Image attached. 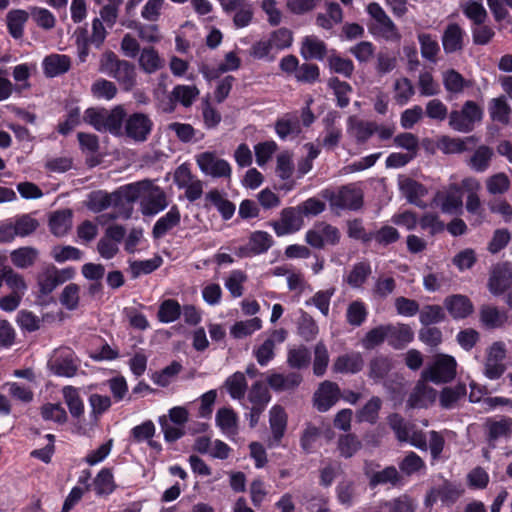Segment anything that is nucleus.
I'll return each instance as SVG.
<instances>
[{"instance_id": "nucleus-1", "label": "nucleus", "mask_w": 512, "mask_h": 512, "mask_svg": "<svg viewBox=\"0 0 512 512\" xmlns=\"http://www.w3.org/2000/svg\"><path fill=\"white\" fill-rule=\"evenodd\" d=\"M100 71L114 78L125 91L132 90L136 85L135 65L119 59L113 51H107L102 55Z\"/></svg>"}, {"instance_id": "nucleus-2", "label": "nucleus", "mask_w": 512, "mask_h": 512, "mask_svg": "<svg viewBox=\"0 0 512 512\" xmlns=\"http://www.w3.org/2000/svg\"><path fill=\"white\" fill-rule=\"evenodd\" d=\"M321 196L329 201L331 207L342 210L357 211L364 203L362 190L352 185H343L338 190L324 189Z\"/></svg>"}, {"instance_id": "nucleus-3", "label": "nucleus", "mask_w": 512, "mask_h": 512, "mask_svg": "<svg viewBox=\"0 0 512 512\" xmlns=\"http://www.w3.org/2000/svg\"><path fill=\"white\" fill-rule=\"evenodd\" d=\"M483 108L473 100L464 102L460 110H452L449 114L450 127L458 132L469 133L477 122L483 119Z\"/></svg>"}, {"instance_id": "nucleus-4", "label": "nucleus", "mask_w": 512, "mask_h": 512, "mask_svg": "<svg viewBox=\"0 0 512 512\" xmlns=\"http://www.w3.org/2000/svg\"><path fill=\"white\" fill-rule=\"evenodd\" d=\"M463 492L464 489L460 484L444 480L427 492L424 505L426 508H432L437 501H441L442 505L450 507L458 501Z\"/></svg>"}, {"instance_id": "nucleus-5", "label": "nucleus", "mask_w": 512, "mask_h": 512, "mask_svg": "<svg viewBox=\"0 0 512 512\" xmlns=\"http://www.w3.org/2000/svg\"><path fill=\"white\" fill-rule=\"evenodd\" d=\"M457 363L453 356L440 354L434 363L422 372V377L435 384L451 382L456 376Z\"/></svg>"}, {"instance_id": "nucleus-6", "label": "nucleus", "mask_w": 512, "mask_h": 512, "mask_svg": "<svg viewBox=\"0 0 512 512\" xmlns=\"http://www.w3.org/2000/svg\"><path fill=\"white\" fill-rule=\"evenodd\" d=\"M340 239V230L327 222H319L305 233L306 243L315 249H323L325 245L336 246Z\"/></svg>"}, {"instance_id": "nucleus-7", "label": "nucleus", "mask_w": 512, "mask_h": 512, "mask_svg": "<svg viewBox=\"0 0 512 512\" xmlns=\"http://www.w3.org/2000/svg\"><path fill=\"white\" fill-rule=\"evenodd\" d=\"M367 12L376 22L372 27H370V30L374 35L381 36L386 40L400 39L401 35L398 32L397 26L378 3H370L367 6Z\"/></svg>"}, {"instance_id": "nucleus-8", "label": "nucleus", "mask_w": 512, "mask_h": 512, "mask_svg": "<svg viewBox=\"0 0 512 512\" xmlns=\"http://www.w3.org/2000/svg\"><path fill=\"white\" fill-rule=\"evenodd\" d=\"M154 123L147 114L134 112L125 120V134L135 142H144L152 132Z\"/></svg>"}, {"instance_id": "nucleus-9", "label": "nucleus", "mask_w": 512, "mask_h": 512, "mask_svg": "<svg viewBox=\"0 0 512 512\" xmlns=\"http://www.w3.org/2000/svg\"><path fill=\"white\" fill-rule=\"evenodd\" d=\"M512 286V263L499 262L493 266L488 280V289L491 294L500 296Z\"/></svg>"}, {"instance_id": "nucleus-10", "label": "nucleus", "mask_w": 512, "mask_h": 512, "mask_svg": "<svg viewBox=\"0 0 512 512\" xmlns=\"http://www.w3.org/2000/svg\"><path fill=\"white\" fill-rule=\"evenodd\" d=\"M50 369L56 376L71 378L78 370V363L75 353L70 348H61L55 351L54 357L50 360Z\"/></svg>"}, {"instance_id": "nucleus-11", "label": "nucleus", "mask_w": 512, "mask_h": 512, "mask_svg": "<svg viewBox=\"0 0 512 512\" xmlns=\"http://www.w3.org/2000/svg\"><path fill=\"white\" fill-rule=\"evenodd\" d=\"M277 236H285L299 231L303 226V217L298 207H287L281 211L280 220L270 224Z\"/></svg>"}, {"instance_id": "nucleus-12", "label": "nucleus", "mask_w": 512, "mask_h": 512, "mask_svg": "<svg viewBox=\"0 0 512 512\" xmlns=\"http://www.w3.org/2000/svg\"><path fill=\"white\" fill-rule=\"evenodd\" d=\"M196 162L200 170L214 178L230 177L231 166L224 160L217 158L213 152H203L196 156Z\"/></svg>"}, {"instance_id": "nucleus-13", "label": "nucleus", "mask_w": 512, "mask_h": 512, "mask_svg": "<svg viewBox=\"0 0 512 512\" xmlns=\"http://www.w3.org/2000/svg\"><path fill=\"white\" fill-rule=\"evenodd\" d=\"M443 306L445 311L455 320L465 319L474 311L471 300L462 294H453L445 297Z\"/></svg>"}, {"instance_id": "nucleus-14", "label": "nucleus", "mask_w": 512, "mask_h": 512, "mask_svg": "<svg viewBox=\"0 0 512 512\" xmlns=\"http://www.w3.org/2000/svg\"><path fill=\"white\" fill-rule=\"evenodd\" d=\"M269 423L272 436L268 440V447L275 448L280 445L287 428V414L283 407L280 405L272 407Z\"/></svg>"}, {"instance_id": "nucleus-15", "label": "nucleus", "mask_w": 512, "mask_h": 512, "mask_svg": "<svg viewBox=\"0 0 512 512\" xmlns=\"http://www.w3.org/2000/svg\"><path fill=\"white\" fill-rule=\"evenodd\" d=\"M465 36V30L458 23H449L441 37L444 52L449 55L462 51Z\"/></svg>"}, {"instance_id": "nucleus-16", "label": "nucleus", "mask_w": 512, "mask_h": 512, "mask_svg": "<svg viewBox=\"0 0 512 512\" xmlns=\"http://www.w3.org/2000/svg\"><path fill=\"white\" fill-rule=\"evenodd\" d=\"M340 389L337 383L324 381L314 394V404L318 411H328L339 399Z\"/></svg>"}, {"instance_id": "nucleus-17", "label": "nucleus", "mask_w": 512, "mask_h": 512, "mask_svg": "<svg viewBox=\"0 0 512 512\" xmlns=\"http://www.w3.org/2000/svg\"><path fill=\"white\" fill-rule=\"evenodd\" d=\"M387 343L395 350H402L414 340V331L408 324H386Z\"/></svg>"}, {"instance_id": "nucleus-18", "label": "nucleus", "mask_w": 512, "mask_h": 512, "mask_svg": "<svg viewBox=\"0 0 512 512\" xmlns=\"http://www.w3.org/2000/svg\"><path fill=\"white\" fill-rule=\"evenodd\" d=\"M225 12L235 11L233 22L237 28L247 27L253 18V10L248 0H228L222 3Z\"/></svg>"}, {"instance_id": "nucleus-19", "label": "nucleus", "mask_w": 512, "mask_h": 512, "mask_svg": "<svg viewBox=\"0 0 512 512\" xmlns=\"http://www.w3.org/2000/svg\"><path fill=\"white\" fill-rule=\"evenodd\" d=\"M487 432L486 440L491 447H495V442L500 438L509 439L512 437V418L502 417L500 420L487 419L485 423Z\"/></svg>"}, {"instance_id": "nucleus-20", "label": "nucleus", "mask_w": 512, "mask_h": 512, "mask_svg": "<svg viewBox=\"0 0 512 512\" xmlns=\"http://www.w3.org/2000/svg\"><path fill=\"white\" fill-rule=\"evenodd\" d=\"M302 375L298 372L271 373L267 377V384L275 392L293 391L302 383Z\"/></svg>"}, {"instance_id": "nucleus-21", "label": "nucleus", "mask_w": 512, "mask_h": 512, "mask_svg": "<svg viewBox=\"0 0 512 512\" xmlns=\"http://www.w3.org/2000/svg\"><path fill=\"white\" fill-rule=\"evenodd\" d=\"M149 181H139L121 186L114 191L115 207H121L126 203H134L140 197L143 191L149 188Z\"/></svg>"}, {"instance_id": "nucleus-22", "label": "nucleus", "mask_w": 512, "mask_h": 512, "mask_svg": "<svg viewBox=\"0 0 512 512\" xmlns=\"http://www.w3.org/2000/svg\"><path fill=\"white\" fill-rule=\"evenodd\" d=\"M399 189L406 200L418 207H422V198L427 194V188L420 182L410 177H401L399 179Z\"/></svg>"}, {"instance_id": "nucleus-23", "label": "nucleus", "mask_w": 512, "mask_h": 512, "mask_svg": "<svg viewBox=\"0 0 512 512\" xmlns=\"http://www.w3.org/2000/svg\"><path fill=\"white\" fill-rule=\"evenodd\" d=\"M364 359L359 352H351L338 356L333 363L335 373L356 374L363 369Z\"/></svg>"}, {"instance_id": "nucleus-24", "label": "nucleus", "mask_w": 512, "mask_h": 512, "mask_svg": "<svg viewBox=\"0 0 512 512\" xmlns=\"http://www.w3.org/2000/svg\"><path fill=\"white\" fill-rule=\"evenodd\" d=\"M181 221L180 210L177 205H173L170 210L160 217L154 224L152 236L154 239L164 237L170 230L178 226Z\"/></svg>"}, {"instance_id": "nucleus-25", "label": "nucleus", "mask_w": 512, "mask_h": 512, "mask_svg": "<svg viewBox=\"0 0 512 512\" xmlns=\"http://www.w3.org/2000/svg\"><path fill=\"white\" fill-rule=\"evenodd\" d=\"M42 67L45 76L53 78L66 73L71 67V61L67 55L51 54L43 59Z\"/></svg>"}, {"instance_id": "nucleus-26", "label": "nucleus", "mask_w": 512, "mask_h": 512, "mask_svg": "<svg viewBox=\"0 0 512 512\" xmlns=\"http://www.w3.org/2000/svg\"><path fill=\"white\" fill-rule=\"evenodd\" d=\"M300 54L305 60H323L327 54V46L316 36H306L303 38Z\"/></svg>"}, {"instance_id": "nucleus-27", "label": "nucleus", "mask_w": 512, "mask_h": 512, "mask_svg": "<svg viewBox=\"0 0 512 512\" xmlns=\"http://www.w3.org/2000/svg\"><path fill=\"white\" fill-rule=\"evenodd\" d=\"M73 212L70 209L58 210L52 213L49 218L50 232L56 237H62L72 227Z\"/></svg>"}, {"instance_id": "nucleus-28", "label": "nucleus", "mask_w": 512, "mask_h": 512, "mask_svg": "<svg viewBox=\"0 0 512 512\" xmlns=\"http://www.w3.org/2000/svg\"><path fill=\"white\" fill-rule=\"evenodd\" d=\"M29 16L30 11L28 12L22 9H13L7 13V29L14 39H20L23 37L24 26L28 21Z\"/></svg>"}, {"instance_id": "nucleus-29", "label": "nucleus", "mask_w": 512, "mask_h": 512, "mask_svg": "<svg viewBox=\"0 0 512 512\" xmlns=\"http://www.w3.org/2000/svg\"><path fill=\"white\" fill-rule=\"evenodd\" d=\"M447 320L444 306L426 304L419 311V322L422 326H435Z\"/></svg>"}, {"instance_id": "nucleus-30", "label": "nucleus", "mask_w": 512, "mask_h": 512, "mask_svg": "<svg viewBox=\"0 0 512 512\" xmlns=\"http://www.w3.org/2000/svg\"><path fill=\"white\" fill-rule=\"evenodd\" d=\"M392 368L393 362L389 356H375L369 362L368 377L378 383L387 377Z\"/></svg>"}, {"instance_id": "nucleus-31", "label": "nucleus", "mask_w": 512, "mask_h": 512, "mask_svg": "<svg viewBox=\"0 0 512 512\" xmlns=\"http://www.w3.org/2000/svg\"><path fill=\"white\" fill-rule=\"evenodd\" d=\"M365 475L369 478L370 488H375L379 485L392 484L396 485L400 480V475L394 466H388L382 471L371 472L365 470Z\"/></svg>"}, {"instance_id": "nucleus-32", "label": "nucleus", "mask_w": 512, "mask_h": 512, "mask_svg": "<svg viewBox=\"0 0 512 512\" xmlns=\"http://www.w3.org/2000/svg\"><path fill=\"white\" fill-rule=\"evenodd\" d=\"M328 87L333 90L336 97V105L339 108H345L350 103V95L353 92L352 86L340 80L338 77H331L327 83Z\"/></svg>"}, {"instance_id": "nucleus-33", "label": "nucleus", "mask_w": 512, "mask_h": 512, "mask_svg": "<svg viewBox=\"0 0 512 512\" xmlns=\"http://www.w3.org/2000/svg\"><path fill=\"white\" fill-rule=\"evenodd\" d=\"M97 496H108L116 489L113 473L110 468H102L93 480Z\"/></svg>"}, {"instance_id": "nucleus-34", "label": "nucleus", "mask_w": 512, "mask_h": 512, "mask_svg": "<svg viewBox=\"0 0 512 512\" xmlns=\"http://www.w3.org/2000/svg\"><path fill=\"white\" fill-rule=\"evenodd\" d=\"M62 393L71 416L80 419L84 415V402L79 395L78 389L73 386H65Z\"/></svg>"}, {"instance_id": "nucleus-35", "label": "nucleus", "mask_w": 512, "mask_h": 512, "mask_svg": "<svg viewBox=\"0 0 512 512\" xmlns=\"http://www.w3.org/2000/svg\"><path fill=\"white\" fill-rule=\"evenodd\" d=\"M126 120V112L122 106H116L106 112L103 131L119 136L122 134L123 123Z\"/></svg>"}, {"instance_id": "nucleus-36", "label": "nucleus", "mask_w": 512, "mask_h": 512, "mask_svg": "<svg viewBox=\"0 0 512 512\" xmlns=\"http://www.w3.org/2000/svg\"><path fill=\"white\" fill-rule=\"evenodd\" d=\"M127 28L137 31L139 38L148 43H158L161 40L159 27L156 24H142L136 20L124 23Z\"/></svg>"}, {"instance_id": "nucleus-37", "label": "nucleus", "mask_w": 512, "mask_h": 512, "mask_svg": "<svg viewBox=\"0 0 512 512\" xmlns=\"http://www.w3.org/2000/svg\"><path fill=\"white\" fill-rule=\"evenodd\" d=\"M224 386L232 399L244 398L248 387L245 374L240 371L233 373L225 380Z\"/></svg>"}, {"instance_id": "nucleus-38", "label": "nucleus", "mask_w": 512, "mask_h": 512, "mask_svg": "<svg viewBox=\"0 0 512 512\" xmlns=\"http://www.w3.org/2000/svg\"><path fill=\"white\" fill-rule=\"evenodd\" d=\"M139 65L144 72L152 74L163 67V60L154 47H146L141 51Z\"/></svg>"}, {"instance_id": "nucleus-39", "label": "nucleus", "mask_w": 512, "mask_h": 512, "mask_svg": "<svg viewBox=\"0 0 512 512\" xmlns=\"http://www.w3.org/2000/svg\"><path fill=\"white\" fill-rule=\"evenodd\" d=\"M209 200L219 211L223 220H229L235 213V205L230 200L224 198L217 189H213L206 194Z\"/></svg>"}, {"instance_id": "nucleus-40", "label": "nucleus", "mask_w": 512, "mask_h": 512, "mask_svg": "<svg viewBox=\"0 0 512 512\" xmlns=\"http://www.w3.org/2000/svg\"><path fill=\"white\" fill-rule=\"evenodd\" d=\"M381 407L382 400L378 396H373L359 411H357L356 417L358 422H367L371 425L376 424Z\"/></svg>"}, {"instance_id": "nucleus-41", "label": "nucleus", "mask_w": 512, "mask_h": 512, "mask_svg": "<svg viewBox=\"0 0 512 512\" xmlns=\"http://www.w3.org/2000/svg\"><path fill=\"white\" fill-rule=\"evenodd\" d=\"M443 85L447 92L460 94L470 86V82L455 69H449L443 74Z\"/></svg>"}, {"instance_id": "nucleus-42", "label": "nucleus", "mask_w": 512, "mask_h": 512, "mask_svg": "<svg viewBox=\"0 0 512 512\" xmlns=\"http://www.w3.org/2000/svg\"><path fill=\"white\" fill-rule=\"evenodd\" d=\"M478 141L476 136H468L464 139L444 136L441 140L442 150L447 154H459L468 151L467 144L474 145Z\"/></svg>"}, {"instance_id": "nucleus-43", "label": "nucleus", "mask_w": 512, "mask_h": 512, "mask_svg": "<svg viewBox=\"0 0 512 512\" xmlns=\"http://www.w3.org/2000/svg\"><path fill=\"white\" fill-rule=\"evenodd\" d=\"M489 113L493 121L507 125L509 123V115L511 107L507 103L504 96L493 98L489 104Z\"/></svg>"}, {"instance_id": "nucleus-44", "label": "nucleus", "mask_w": 512, "mask_h": 512, "mask_svg": "<svg viewBox=\"0 0 512 512\" xmlns=\"http://www.w3.org/2000/svg\"><path fill=\"white\" fill-rule=\"evenodd\" d=\"M507 316L501 313L497 307L484 306L480 311V321L488 329L500 328L504 325Z\"/></svg>"}, {"instance_id": "nucleus-45", "label": "nucleus", "mask_w": 512, "mask_h": 512, "mask_svg": "<svg viewBox=\"0 0 512 512\" xmlns=\"http://www.w3.org/2000/svg\"><path fill=\"white\" fill-rule=\"evenodd\" d=\"M268 40L271 43L275 54H277L278 52L291 47L293 43V32L286 27H281L272 31L269 34Z\"/></svg>"}, {"instance_id": "nucleus-46", "label": "nucleus", "mask_w": 512, "mask_h": 512, "mask_svg": "<svg viewBox=\"0 0 512 512\" xmlns=\"http://www.w3.org/2000/svg\"><path fill=\"white\" fill-rule=\"evenodd\" d=\"M181 315V306L175 299L164 300L158 309L157 317L162 323H171L176 321Z\"/></svg>"}, {"instance_id": "nucleus-47", "label": "nucleus", "mask_w": 512, "mask_h": 512, "mask_svg": "<svg viewBox=\"0 0 512 512\" xmlns=\"http://www.w3.org/2000/svg\"><path fill=\"white\" fill-rule=\"evenodd\" d=\"M492 156V148L487 145H481L471 156L469 165L477 172H484L488 169Z\"/></svg>"}, {"instance_id": "nucleus-48", "label": "nucleus", "mask_w": 512, "mask_h": 512, "mask_svg": "<svg viewBox=\"0 0 512 512\" xmlns=\"http://www.w3.org/2000/svg\"><path fill=\"white\" fill-rule=\"evenodd\" d=\"M388 424L400 442H407L412 425L407 422L399 413H391L388 417Z\"/></svg>"}, {"instance_id": "nucleus-49", "label": "nucleus", "mask_w": 512, "mask_h": 512, "mask_svg": "<svg viewBox=\"0 0 512 512\" xmlns=\"http://www.w3.org/2000/svg\"><path fill=\"white\" fill-rule=\"evenodd\" d=\"M248 242L256 255L266 253L274 244L272 236L268 232L261 230L252 232Z\"/></svg>"}, {"instance_id": "nucleus-50", "label": "nucleus", "mask_w": 512, "mask_h": 512, "mask_svg": "<svg viewBox=\"0 0 512 512\" xmlns=\"http://www.w3.org/2000/svg\"><path fill=\"white\" fill-rule=\"evenodd\" d=\"M198 94L199 90L194 85H176L171 92V98L184 107H190Z\"/></svg>"}, {"instance_id": "nucleus-51", "label": "nucleus", "mask_w": 512, "mask_h": 512, "mask_svg": "<svg viewBox=\"0 0 512 512\" xmlns=\"http://www.w3.org/2000/svg\"><path fill=\"white\" fill-rule=\"evenodd\" d=\"M38 252L33 247H21L11 253V261L18 268H28L36 261Z\"/></svg>"}, {"instance_id": "nucleus-52", "label": "nucleus", "mask_w": 512, "mask_h": 512, "mask_svg": "<svg viewBox=\"0 0 512 512\" xmlns=\"http://www.w3.org/2000/svg\"><path fill=\"white\" fill-rule=\"evenodd\" d=\"M30 16L36 25L44 30H51L55 27L56 18L51 11L46 8L31 6L29 7Z\"/></svg>"}, {"instance_id": "nucleus-53", "label": "nucleus", "mask_w": 512, "mask_h": 512, "mask_svg": "<svg viewBox=\"0 0 512 512\" xmlns=\"http://www.w3.org/2000/svg\"><path fill=\"white\" fill-rule=\"evenodd\" d=\"M115 200L114 192L109 194L99 190L90 194L88 207L94 212H102L110 206L115 207Z\"/></svg>"}, {"instance_id": "nucleus-54", "label": "nucleus", "mask_w": 512, "mask_h": 512, "mask_svg": "<svg viewBox=\"0 0 512 512\" xmlns=\"http://www.w3.org/2000/svg\"><path fill=\"white\" fill-rule=\"evenodd\" d=\"M394 90V99L400 106L406 105L415 94V89L411 80L406 77L395 81Z\"/></svg>"}, {"instance_id": "nucleus-55", "label": "nucleus", "mask_w": 512, "mask_h": 512, "mask_svg": "<svg viewBox=\"0 0 512 512\" xmlns=\"http://www.w3.org/2000/svg\"><path fill=\"white\" fill-rule=\"evenodd\" d=\"M329 69L336 73L341 74L346 78H351L354 72V63L349 58H343L337 54H332L328 57Z\"/></svg>"}, {"instance_id": "nucleus-56", "label": "nucleus", "mask_w": 512, "mask_h": 512, "mask_svg": "<svg viewBox=\"0 0 512 512\" xmlns=\"http://www.w3.org/2000/svg\"><path fill=\"white\" fill-rule=\"evenodd\" d=\"M80 286L76 283L66 285L60 294L59 301L67 310L74 311L79 306Z\"/></svg>"}, {"instance_id": "nucleus-57", "label": "nucleus", "mask_w": 512, "mask_h": 512, "mask_svg": "<svg viewBox=\"0 0 512 512\" xmlns=\"http://www.w3.org/2000/svg\"><path fill=\"white\" fill-rule=\"evenodd\" d=\"M418 41L422 57L435 62L436 56L440 51L437 40L429 33H421L418 35Z\"/></svg>"}, {"instance_id": "nucleus-58", "label": "nucleus", "mask_w": 512, "mask_h": 512, "mask_svg": "<svg viewBox=\"0 0 512 512\" xmlns=\"http://www.w3.org/2000/svg\"><path fill=\"white\" fill-rule=\"evenodd\" d=\"M371 274V266L368 262L356 263L349 275L347 276V283L354 288L361 287Z\"/></svg>"}, {"instance_id": "nucleus-59", "label": "nucleus", "mask_w": 512, "mask_h": 512, "mask_svg": "<svg viewBox=\"0 0 512 512\" xmlns=\"http://www.w3.org/2000/svg\"><path fill=\"white\" fill-rule=\"evenodd\" d=\"M216 424L225 433L232 432L237 427L238 417L232 408H220L216 413Z\"/></svg>"}, {"instance_id": "nucleus-60", "label": "nucleus", "mask_w": 512, "mask_h": 512, "mask_svg": "<svg viewBox=\"0 0 512 512\" xmlns=\"http://www.w3.org/2000/svg\"><path fill=\"white\" fill-rule=\"evenodd\" d=\"M163 263V259L159 255H155L151 259L147 260H136L130 264L131 271L134 277H138L141 274H150L157 270Z\"/></svg>"}, {"instance_id": "nucleus-61", "label": "nucleus", "mask_w": 512, "mask_h": 512, "mask_svg": "<svg viewBox=\"0 0 512 512\" xmlns=\"http://www.w3.org/2000/svg\"><path fill=\"white\" fill-rule=\"evenodd\" d=\"M248 400L252 403V405L266 408L267 404L271 400V395L263 382L256 381L252 384L249 390Z\"/></svg>"}, {"instance_id": "nucleus-62", "label": "nucleus", "mask_w": 512, "mask_h": 512, "mask_svg": "<svg viewBox=\"0 0 512 512\" xmlns=\"http://www.w3.org/2000/svg\"><path fill=\"white\" fill-rule=\"evenodd\" d=\"M155 425L151 420H146L130 430V442L142 443L150 440L155 435Z\"/></svg>"}, {"instance_id": "nucleus-63", "label": "nucleus", "mask_w": 512, "mask_h": 512, "mask_svg": "<svg viewBox=\"0 0 512 512\" xmlns=\"http://www.w3.org/2000/svg\"><path fill=\"white\" fill-rule=\"evenodd\" d=\"M294 77L299 83L314 84L320 78V68L314 63H303L299 65Z\"/></svg>"}, {"instance_id": "nucleus-64", "label": "nucleus", "mask_w": 512, "mask_h": 512, "mask_svg": "<svg viewBox=\"0 0 512 512\" xmlns=\"http://www.w3.org/2000/svg\"><path fill=\"white\" fill-rule=\"evenodd\" d=\"M299 336L305 341H311L315 339L318 334V326L314 319L306 312H302V315L298 321L297 326Z\"/></svg>"}]
</instances>
